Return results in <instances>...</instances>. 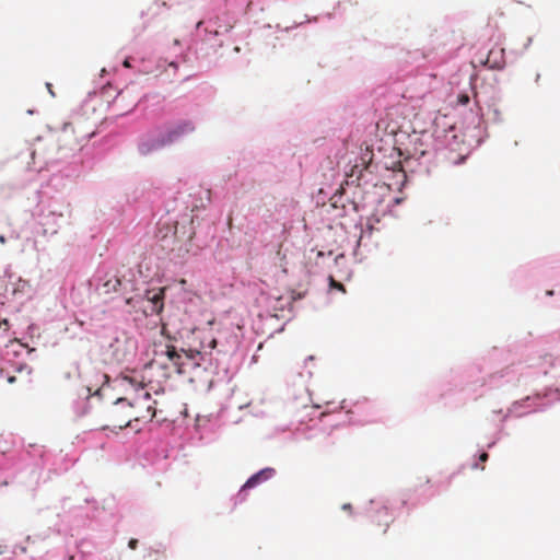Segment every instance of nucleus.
<instances>
[{"instance_id":"obj_1","label":"nucleus","mask_w":560,"mask_h":560,"mask_svg":"<svg viewBox=\"0 0 560 560\" xmlns=\"http://www.w3.org/2000/svg\"><path fill=\"white\" fill-rule=\"evenodd\" d=\"M195 131V126L189 120H180L168 124L163 128L154 130L145 135L139 143V152L143 155L170 145L184 136Z\"/></svg>"},{"instance_id":"obj_2","label":"nucleus","mask_w":560,"mask_h":560,"mask_svg":"<svg viewBox=\"0 0 560 560\" xmlns=\"http://www.w3.org/2000/svg\"><path fill=\"white\" fill-rule=\"evenodd\" d=\"M94 135V125L90 124L82 116H77L72 121L63 125L58 142L61 148L75 150L90 140Z\"/></svg>"},{"instance_id":"obj_3","label":"nucleus","mask_w":560,"mask_h":560,"mask_svg":"<svg viewBox=\"0 0 560 560\" xmlns=\"http://www.w3.org/2000/svg\"><path fill=\"white\" fill-rule=\"evenodd\" d=\"M203 353H207L206 347L202 346L201 350H177L171 342H154L153 345V362L167 359L178 374H183L184 371V358L188 360H196L197 357L203 359Z\"/></svg>"},{"instance_id":"obj_4","label":"nucleus","mask_w":560,"mask_h":560,"mask_svg":"<svg viewBox=\"0 0 560 560\" xmlns=\"http://www.w3.org/2000/svg\"><path fill=\"white\" fill-rule=\"evenodd\" d=\"M107 428L124 429L131 424L130 398L120 397L106 410Z\"/></svg>"},{"instance_id":"obj_5","label":"nucleus","mask_w":560,"mask_h":560,"mask_svg":"<svg viewBox=\"0 0 560 560\" xmlns=\"http://www.w3.org/2000/svg\"><path fill=\"white\" fill-rule=\"evenodd\" d=\"M155 401L149 392H142L130 399V415L132 421L149 422L155 417Z\"/></svg>"},{"instance_id":"obj_6","label":"nucleus","mask_w":560,"mask_h":560,"mask_svg":"<svg viewBox=\"0 0 560 560\" xmlns=\"http://www.w3.org/2000/svg\"><path fill=\"white\" fill-rule=\"evenodd\" d=\"M194 236L191 226L182 225L175 226L174 230V244L170 246V250L182 256L189 252L190 243Z\"/></svg>"},{"instance_id":"obj_7","label":"nucleus","mask_w":560,"mask_h":560,"mask_svg":"<svg viewBox=\"0 0 560 560\" xmlns=\"http://www.w3.org/2000/svg\"><path fill=\"white\" fill-rule=\"evenodd\" d=\"M275 469L269 467L259 470L244 483V486L241 489V493L245 492L247 489H252L258 486L262 481L270 479L275 475Z\"/></svg>"},{"instance_id":"obj_8","label":"nucleus","mask_w":560,"mask_h":560,"mask_svg":"<svg viewBox=\"0 0 560 560\" xmlns=\"http://www.w3.org/2000/svg\"><path fill=\"white\" fill-rule=\"evenodd\" d=\"M148 302L150 303V313L151 314H160L163 311L164 304V289H159L158 291L152 290L148 291L145 294Z\"/></svg>"},{"instance_id":"obj_9","label":"nucleus","mask_w":560,"mask_h":560,"mask_svg":"<svg viewBox=\"0 0 560 560\" xmlns=\"http://www.w3.org/2000/svg\"><path fill=\"white\" fill-rule=\"evenodd\" d=\"M62 219L61 213L50 212L43 218L42 225L44 234L54 235L60 229L59 221Z\"/></svg>"},{"instance_id":"obj_10","label":"nucleus","mask_w":560,"mask_h":560,"mask_svg":"<svg viewBox=\"0 0 560 560\" xmlns=\"http://www.w3.org/2000/svg\"><path fill=\"white\" fill-rule=\"evenodd\" d=\"M393 521V517L387 508H381L376 511L372 518V523L381 527L382 534H386Z\"/></svg>"},{"instance_id":"obj_11","label":"nucleus","mask_w":560,"mask_h":560,"mask_svg":"<svg viewBox=\"0 0 560 560\" xmlns=\"http://www.w3.org/2000/svg\"><path fill=\"white\" fill-rule=\"evenodd\" d=\"M491 69H501L503 68L504 61V49H491L488 54V57L485 62Z\"/></svg>"},{"instance_id":"obj_12","label":"nucleus","mask_w":560,"mask_h":560,"mask_svg":"<svg viewBox=\"0 0 560 560\" xmlns=\"http://www.w3.org/2000/svg\"><path fill=\"white\" fill-rule=\"evenodd\" d=\"M121 285V280L117 276H109L100 287L101 294H110L117 292Z\"/></svg>"},{"instance_id":"obj_13","label":"nucleus","mask_w":560,"mask_h":560,"mask_svg":"<svg viewBox=\"0 0 560 560\" xmlns=\"http://www.w3.org/2000/svg\"><path fill=\"white\" fill-rule=\"evenodd\" d=\"M126 98V92L125 91H120L116 98L114 100V106H117V110L120 113V114H125V113H128L130 110H132L136 105H137V101H136V97H133L126 106H120V103H122Z\"/></svg>"},{"instance_id":"obj_14","label":"nucleus","mask_w":560,"mask_h":560,"mask_svg":"<svg viewBox=\"0 0 560 560\" xmlns=\"http://www.w3.org/2000/svg\"><path fill=\"white\" fill-rule=\"evenodd\" d=\"M124 381H126L128 384H130L135 388H144V384L142 380H138L136 376H125Z\"/></svg>"},{"instance_id":"obj_15","label":"nucleus","mask_w":560,"mask_h":560,"mask_svg":"<svg viewBox=\"0 0 560 560\" xmlns=\"http://www.w3.org/2000/svg\"><path fill=\"white\" fill-rule=\"evenodd\" d=\"M329 280H330V287L331 288H335V289L340 290L342 292L346 291L342 283L337 282L332 277H330Z\"/></svg>"},{"instance_id":"obj_16","label":"nucleus","mask_w":560,"mask_h":560,"mask_svg":"<svg viewBox=\"0 0 560 560\" xmlns=\"http://www.w3.org/2000/svg\"><path fill=\"white\" fill-rule=\"evenodd\" d=\"M457 103L460 105H467L469 103V96L466 93L459 94L457 97Z\"/></svg>"},{"instance_id":"obj_17","label":"nucleus","mask_w":560,"mask_h":560,"mask_svg":"<svg viewBox=\"0 0 560 560\" xmlns=\"http://www.w3.org/2000/svg\"><path fill=\"white\" fill-rule=\"evenodd\" d=\"M128 546H129L130 549L135 550L137 548V546H138V540L135 539V538H131L129 540V542H128Z\"/></svg>"},{"instance_id":"obj_18","label":"nucleus","mask_w":560,"mask_h":560,"mask_svg":"<svg viewBox=\"0 0 560 560\" xmlns=\"http://www.w3.org/2000/svg\"><path fill=\"white\" fill-rule=\"evenodd\" d=\"M215 347H217V339L211 338V339L209 340V342H208V348H209L210 350H212V349H214Z\"/></svg>"},{"instance_id":"obj_19","label":"nucleus","mask_w":560,"mask_h":560,"mask_svg":"<svg viewBox=\"0 0 560 560\" xmlns=\"http://www.w3.org/2000/svg\"><path fill=\"white\" fill-rule=\"evenodd\" d=\"M488 458H489V455H488V453H486V452L481 453V454H480V456H479V460H480L481 463L487 462V460H488Z\"/></svg>"},{"instance_id":"obj_20","label":"nucleus","mask_w":560,"mask_h":560,"mask_svg":"<svg viewBox=\"0 0 560 560\" xmlns=\"http://www.w3.org/2000/svg\"><path fill=\"white\" fill-rule=\"evenodd\" d=\"M168 67L172 68L174 70V72H176V70L178 68L177 63H175V62H170Z\"/></svg>"},{"instance_id":"obj_21","label":"nucleus","mask_w":560,"mask_h":560,"mask_svg":"<svg viewBox=\"0 0 560 560\" xmlns=\"http://www.w3.org/2000/svg\"><path fill=\"white\" fill-rule=\"evenodd\" d=\"M2 326H4L3 331H7V330H8V326H9L8 322H7V320H3L2 323H0V328H1Z\"/></svg>"},{"instance_id":"obj_22","label":"nucleus","mask_w":560,"mask_h":560,"mask_svg":"<svg viewBox=\"0 0 560 560\" xmlns=\"http://www.w3.org/2000/svg\"><path fill=\"white\" fill-rule=\"evenodd\" d=\"M206 32L210 33V34H213V35H218V31H210L208 27L205 28Z\"/></svg>"},{"instance_id":"obj_23","label":"nucleus","mask_w":560,"mask_h":560,"mask_svg":"<svg viewBox=\"0 0 560 560\" xmlns=\"http://www.w3.org/2000/svg\"><path fill=\"white\" fill-rule=\"evenodd\" d=\"M124 66H125V67H127V68H129V67H130L129 61H128V60H125V61H124Z\"/></svg>"},{"instance_id":"obj_24","label":"nucleus","mask_w":560,"mask_h":560,"mask_svg":"<svg viewBox=\"0 0 560 560\" xmlns=\"http://www.w3.org/2000/svg\"><path fill=\"white\" fill-rule=\"evenodd\" d=\"M47 88H48V91L54 95V93L51 91V84L50 83H47Z\"/></svg>"},{"instance_id":"obj_25","label":"nucleus","mask_w":560,"mask_h":560,"mask_svg":"<svg viewBox=\"0 0 560 560\" xmlns=\"http://www.w3.org/2000/svg\"><path fill=\"white\" fill-rule=\"evenodd\" d=\"M201 25H202V22H201V21H199V22L197 23V28H198V30H200Z\"/></svg>"},{"instance_id":"obj_26","label":"nucleus","mask_w":560,"mask_h":560,"mask_svg":"<svg viewBox=\"0 0 560 560\" xmlns=\"http://www.w3.org/2000/svg\"><path fill=\"white\" fill-rule=\"evenodd\" d=\"M14 380H15V377H14V376H11V377H9V380H8V381H9L10 383H12V382H14Z\"/></svg>"},{"instance_id":"obj_27","label":"nucleus","mask_w":560,"mask_h":560,"mask_svg":"<svg viewBox=\"0 0 560 560\" xmlns=\"http://www.w3.org/2000/svg\"><path fill=\"white\" fill-rule=\"evenodd\" d=\"M162 335H165V326H162Z\"/></svg>"},{"instance_id":"obj_28","label":"nucleus","mask_w":560,"mask_h":560,"mask_svg":"<svg viewBox=\"0 0 560 560\" xmlns=\"http://www.w3.org/2000/svg\"><path fill=\"white\" fill-rule=\"evenodd\" d=\"M547 294H548V295H552V294H553V292H552V291H548V292H547Z\"/></svg>"},{"instance_id":"obj_29","label":"nucleus","mask_w":560,"mask_h":560,"mask_svg":"<svg viewBox=\"0 0 560 560\" xmlns=\"http://www.w3.org/2000/svg\"><path fill=\"white\" fill-rule=\"evenodd\" d=\"M350 505H343V509L349 510Z\"/></svg>"}]
</instances>
